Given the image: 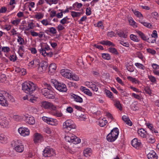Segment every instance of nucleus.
<instances>
[{"label": "nucleus", "mask_w": 159, "mask_h": 159, "mask_svg": "<svg viewBox=\"0 0 159 159\" xmlns=\"http://www.w3.org/2000/svg\"><path fill=\"white\" fill-rule=\"evenodd\" d=\"M44 88L41 90V93L47 98L53 99L55 98V93L50 84L44 83L43 84Z\"/></svg>", "instance_id": "nucleus-1"}, {"label": "nucleus", "mask_w": 159, "mask_h": 159, "mask_svg": "<svg viewBox=\"0 0 159 159\" xmlns=\"http://www.w3.org/2000/svg\"><path fill=\"white\" fill-rule=\"evenodd\" d=\"M35 84L32 82H25L22 84V89L26 93L30 94L33 93L36 89Z\"/></svg>", "instance_id": "nucleus-2"}, {"label": "nucleus", "mask_w": 159, "mask_h": 159, "mask_svg": "<svg viewBox=\"0 0 159 159\" xmlns=\"http://www.w3.org/2000/svg\"><path fill=\"white\" fill-rule=\"evenodd\" d=\"M56 89L61 92H66L67 90L66 85L64 83L58 82L55 80H52L51 81Z\"/></svg>", "instance_id": "nucleus-3"}, {"label": "nucleus", "mask_w": 159, "mask_h": 159, "mask_svg": "<svg viewBox=\"0 0 159 159\" xmlns=\"http://www.w3.org/2000/svg\"><path fill=\"white\" fill-rule=\"evenodd\" d=\"M37 65L39 66L38 67V72L40 73H41L46 71L48 64L47 61H42L40 63L39 62V63L37 64Z\"/></svg>", "instance_id": "nucleus-4"}, {"label": "nucleus", "mask_w": 159, "mask_h": 159, "mask_svg": "<svg viewBox=\"0 0 159 159\" xmlns=\"http://www.w3.org/2000/svg\"><path fill=\"white\" fill-rule=\"evenodd\" d=\"M19 140H17L14 142V143L11 144L12 147H14V148L17 152H22L24 150V146L21 143H19Z\"/></svg>", "instance_id": "nucleus-5"}, {"label": "nucleus", "mask_w": 159, "mask_h": 159, "mask_svg": "<svg viewBox=\"0 0 159 159\" xmlns=\"http://www.w3.org/2000/svg\"><path fill=\"white\" fill-rule=\"evenodd\" d=\"M75 125L73 123V121L70 120H66L63 124V129H66L68 130H70L72 129H75Z\"/></svg>", "instance_id": "nucleus-6"}, {"label": "nucleus", "mask_w": 159, "mask_h": 159, "mask_svg": "<svg viewBox=\"0 0 159 159\" xmlns=\"http://www.w3.org/2000/svg\"><path fill=\"white\" fill-rule=\"evenodd\" d=\"M43 156L45 157H51L55 154V152L52 148L49 147L45 148L43 151Z\"/></svg>", "instance_id": "nucleus-7"}, {"label": "nucleus", "mask_w": 159, "mask_h": 159, "mask_svg": "<svg viewBox=\"0 0 159 159\" xmlns=\"http://www.w3.org/2000/svg\"><path fill=\"white\" fill-rule=\"evenodd\" d=\"M41 106L45 109H49L55 111L56 109V107L52 103L46 101L42 102L41 103Z\"/></svg>", "instance_id": "nucleus-8"}, {"label": "nucleus", "mask_w": 159, "mask_h": 159, "mask_svg": "<svg viewBox=\"0 0 159 159\" xmlns=\"http://www.w3.org/2000/svg\"><path fill=\"white\" fill-rule=\"evenodd\" d=\"M42 119L44 121L49 124L55 125L57 124V121L56 119L46 116L42 117Z\"/></svg>", "instance_id": "nucleus-9"}, {"label": "nucleus", "mask_w": 159, "mask_h": 159, "mask_svg": "<svg viewBox=\"0 0 159 159\" xmlns=\"http://www.w3.org/2000/svg\"><path fill=\"white\" fill-rule=\"evenodd\" d=\"M19 133L22 136H25L28 135L30 134L29 130L26 128L21 127L18 129Z\"/></svg>", "instance_id": "nucleus-10"}, {"label": "nucleus", "mask_w": 159, "mask_h": 159, "mask_svg": "<svg viewBox=\"0 0 159 159\" xmlns=\"http://www.w3.org/2000/svg\"><path fill=\"white\" fill-rule=\"evenodd\" d=\"M0 104L3 106H7L8 103L4 96L2 93H0Z\"/></svg>", "instance_id": "nucleus-11"}, {"label": "nucleus", "mask_w": 159, "mask_h": 159, "mask_svg": "<svg viewBox=\"0 0 159 159\" xmlns=\"http://www.w3.org/2000/svg\"><path fill=\"white\" fill-rule=\"evenodd\" d=\"M141 144L139 140L138 141L137 138H134L131 141V144L134 148L139 149Z\"/></svg>", "instance_id": "nucleus-12"}, {"label": "nucleus", "mask_w": 159, "mask_h": 159, "mask_svg": "<svg viewBox=\"0 0 159 159\" xmlns=\"http://www.w3.org/2000/svg\"><path fill=\"white\" fill-rule=\"evenodd\" d=\"M61 73L63 76L68 79H71V74L70 73V70L62 69L61 71Z\"/></svg>", "instance_id": "nucleus-13"}, {"label": "nucleus", "mask_w": 159, "mask_h": 159, "mask_svg": "<svg viewBox=\"0 0 159 159\" xmlns=\"http://www.w3.org/2000/svg\"><path fill=\"white\" fill-rule=\"evenodd\" d=\"M8 121L7 120L6 118L4 116H2L1 120L0 121V125L3 128H6L8 126Z\"/></svg>", "instance_id": "nucleus-14"}, {"label": "nucleus", "mask_w": 159, "mask_h": 159, "mask_svg": "<svg viewBox=\"0 0 159 159\" xmlns=\"http://www.w3.org/2000/svg\"><path fill=\"white\" fill-rule=\"evenodd\" d=\"M25 120H26L27 122L30 125H33L35 123V120L33 116H25Z\"/></svg>", "instance_id": "nucleus-15"}, {"label": "nucleus", "mask_w": 159, "mask_h": 159, "mask_svg": "<svg viewBox=\"0 0 159 159\" xmlns=\"http://www.w3.org/2000/svg\"><path fill=\"white\" fill-rule=\"evenodd\" d=\"M148 159H157V156L155 152L153 151H151L147 155Z\"/></svg>", "instance_id": "nucleus-16"}, {"label": "nucleus", "mask_w": 159, "mask_h": 159, "mask_svg": "<svg viewBox=\"0 0 159 159\" xmlns=\"http://www.w3.org/2000/svg\"><path fill=\"white\" fill-rule=\"evenodd\" d=\"M43 137L40 134L37 133L34 134V141L35 143H37L39 142H41Z\"/></svg>", "instance_id": "nucleus-17"}, {"label": "nucleus", "mask_w": 159, "mask_h": 159, "mask_svg": "<svg viewBox=\"0 0 159 159\" xmlns=\"http://www.w3.org/2000/svg\"><path fill=\"white\" fill-rule=\"evenodd\" d=\"M139 135L143 138H146L147 133L143 129H141L138 130Z\"/></svg>", "instance_id": "nucleus-18"}, {"label": "nucleus", "mask_w": 159, "mask_h": 159, "mask_svg": "<svg viewBox=\"0 0 159 159\" xmlns=\"http://www.w3.org/2000/svg\"><path fill=\"white\" fill-rule=\"evenodd\" d=\"M71 96L72 98L74 99V100L75 101L80 103L83 102V99L80 96L74 93H71Z\"/></svg>", "instance_id": "nucleus-19"}, {"label": "nucleus", "mask_w": 159, "mask_h": 159, "mask_svg": "<svg viewBox=\"0 0 159 159\" xmlns=\"http://www.w3.org/2000/svg\"><path fill=\"white\" fill-rule=\"evenodd\" d=\"M110 133L113 136H114L115 137H116V139L119 133L118 129L117 128H114L111 131V132Z\"/></svg>", "instance_id": "nucleus-20"}, {"label": "nucleus", "mask_w": 159, "mask_h": 159, "mask_svg": "<svg viewBox=\"0 0 159 159\" xmlns=\"http://www.w3.org/2000/svg\"><path fill=\"white\" fill-rule=\"evenodd\" d=\"M39 52L40 53H42V54L44 56H48L50 57H51L53 55V53L52 52H46V50H44L43 48H42L41 49H40Z\"/></svg>", "instance_id": "nucleus-21"}, {"label": "nucleus", "mask_w": 159, "mask_h": 159, "mask_svg": "<svg viewBox=\"0 0 159 159\" xmlns=\"http://www.w3.org/2000/svg\"><path fill=\"white\" fill-rule=\"evenodd\" d=\"M122 119L126 124L129 126H131L132 123L129 118L126 116H123L122 117Z\"/></svg>", "instance_id": "nucleus-22"}, {"label": "nucleus", "mask_w": 159, "mask_h": 159, "mask_svg": "<svg viewBox=\"0 0 159 159\" xmlns=\"http://www.w3.org/2000/svg\"><path fill=\"white\" fill-rule=\"evenodd\" d=\"M136 32L142 39L144 41H147V38L143 33L139 30H136Z\"/></svg>", "instance_id": "nucleus-23"}, {"label": "nucleus", "mask_w": 159, "mask_h": 159, "mask_svg": "<svg viewBox=\"0 0 159 159\" xmlns=\"http://www.w3.org/2000/svg\"><path fill=\"white\" fill-rule=\"evenodd\" d=\"M7 142V139L5 135L2 134H0V142L1 143H5Z\"/></svg>", "instance_id": "nucleus-24"}, {"label": "nucleus", "mask_w": 159, "mask_h": 159, "mask_svg": "<svg viewBox=\"0 0 159 159\" xmlns=\"http://www.w3.org/2000/svg\"><path fill=\"white\" fill-rule=\"evenodd\" d=\"M107 139L109 142H113L115 141L116 138L113 136L111 134L109 133L107 136Z\"/></svg>", "instance_id": "nucleus-25"}, {"label": "nucleus", "mask_w": 159, "mask_h": 159, "mask_svg": "<svg viewBox=\"0 0 159 159\" xmlns=\"http://www.w3.org/2000/svg\"><path fill=\"white\" fill-rule=\"evenodd\" d=\"M100 43L102 45H108V46H114L115 45L112 42L108 40L102 41L100 42Z\"/></svg>", "instance_id": "nucleus-26"}, {"label": "nucleus", "mask_w": 159, "mask_h": 159, "mask_svg": "<svg viewBox=\"0 0 159 159\" xmlns=\"http://www.w3.org/2000/svg\"><path fill=\"white\" fill-rule=\"evenodd\" d=\"M74 134H70L69 135L66 136L65 137L66 140L68 142L72 143L73 139V136Z\"/></svg>", "instance_id": "nucleus-27"}, {"label": "nucleus", "mask_w": 159, "mask_h": 159, "mask_svg": "<svg viewBox=\"0 0 159 159\" xmlns=\"http://www.w3.org/2000/svg\"><path fill=\"white\" fill-rule=\"evenodd\" d=\"M145 124L152 131V132H154L155 133H158L157 131L155 130V129L153 127V125L152 124L149 123H146Z\"/></svg>", "instance_id": "nucleus-28"}, {"label": "nucleus", "mask_w": 159, "mask_h": 159, "mask_svg": "<svg viewBox=\"0 0 159 159\" xmlns=\"http://www.w3.org/2000/svg\"><path fill=\"white\" fill-rule=\"evenodd\" d=\"M72 143L74 144H76L80 143L81 141L80 139L77 138L75 135L73 136V139Z\"/></svg>", "instance_id": "nucleus-29"}, {"label": "nucleus", "mask_w": 159, "mask_h": 159, "mask_svg": "<svg viewBox=\"0 0 159 159\" xmlns=\"http://www.w3.org/2000/svg\"><path fill=\"white\" fill-rule=\"evenodd\" d=\"M127 79L129 81H131L133 83L135 84H139V81L135 78H133L131 76H128L127 77Z\"/></svg>", "instance_id": "nucleus-30"}, {"label": "nucleus", "mask_w": 159, "mask_h": 159, "mask_svg": "<svg viewBox=\"0 0 159 159\" xmlns=\"http://www.w3.org/2000/svg\"><path fill=\"white\" fill-rule=\"evenodd\" d=\"M107 121L106 120L100 119L99 120V123L100 126L103 127L107 123Z\"/></svg>", "instance_id": "nucleus-31"}, {"label": "nucleus", "mask_w": 159, "mask_h": 159, "mask_svg": "<svg viewBox=\"0 0 159 159\" xmlns=\"http://www.w3.org/2000/svg\"><path fill=\"white\" fill-rule=\"evenodd\" d=\"M5 96H7L8 99L11 102H14L15 101V100L13 97L8 93L6 92L5 93Z\"/></svg>", "instance_id": "nucleus-32"}, {"label": "nucleus", "mask_w": 159, "mask_h": 159, "mask_svg": "<svg viewBox=\"0 0 159 159\" xmlns=\"http://www.w3.org/2000/svg\"><path fill=\"white\" fill-rule=\"evenodd\" d=\"M109 51L115 54L118 55L119 53L118 52L117 50L115 48H109L108 49Z\"/></svg>", "instance_id": "nucleus-33"}, {"label": "nucleus", "mask_w": 159, "mask_h": 159, "mask_svg": "<svg viewBox=\"0 0 159 159\" xmlns=\"http://www.w3.org/2000/svg\"><path fill=\"white\" fill-rule=\"evenodd\" d=\"M102 56L103 59L107 60L111 59V56L108 53H103L102 54Z\"/></svg>", "instance_id": "nucleus-34"}, {"label": "nucleus", "mask_w": 159, "mask_h": 159, "mask_svg": "<svg viewBox=\"0 0 159 159\" xmlns=\"http://www.w3.org/2000/svg\"><path fill=\"white\" fill-rule=\"evenodd\" d=\"M71 15L73 18L80 16L81 14L80 12H76L74 11H71Z\"/></svg>", "instance_id": "nucleus-35"}, {"label": "nucleus", "mask_w": 159, "mask_h": 159, "mask_svg": "<svg viewBox=\"0 0 159 159\" xmlns=\"http://www.w3.org/2000/svg\"><path fill=\"white\" fill-rule=\"evenodd\" d=\"M130 38L131 40L136 42L139 41L137 36L133 34H131L130 35Z\"/></svg>", "instance_id": "nucleus-36"}, {"label": "nucleus", "mask_w": 159, "mask_h": 159, "mask_svg": "<svg viewBox=\"0 0 159 159\" xmlns=\"http://www.w3.org/2000/svg\"><path fill=\"white\" fill-rule=\"evenodd\" d=\"M115 105L116 107L120 110H122V107L120 102L119 101H116L115 102Z\"/></svg>", "instance_id": "nucleus-37"}, {"label": "nucleus", "mask_w": 159, "mask_h": 159, "mask_svg": "<svg viewBox=\"0 0 159 159\" xmlns=\"http://www.w3.org/2000/svg\"><path fill=\"white\" fill-rule=\"evenodd\" d=\"M39 59H36L34 60L33 61H31L30 62L28 65L29 66H30V65L31 66H33L34 65V64L35 63V64H38V63H39Z\"/></svg>", "instance_id": "nucleus-38"}, {"label": "nucleus", "mask_w": 159, "mask_h": 159, "mask_svg": "<svg viewBox=\"0 0 159 159\" xmlns=\"http://www.w3.org/2000/svg\"><path fill=\"white\" fill-rule=\"evenodd\" d=\"M127 70L130 72H132L134 71V68L133 66L128 64L126 65Z\"/></svg>", "instance_id": "nucleus-39"}, {"label": "nucleus", "mask_w": 159, "mask_h": 159, "mask_svg": "<svg viewBox=\"0 0 159 159\" xmlns=\"http://www.w3.org/2000/svg\"><path fill=\"white\" fill-rule=\"evenodd\" d=\"M105 92L107 96L111 99H113V97L112 96L113 94L109 90H106Z\"/></svg>", "instance_id": "nucleus-40"}, {"label": "nucleus", "mask_w": 159, "mask_h": 159, "mask_svg": "<svg viewBox=\"0 0 159 159\" xmlns=\"http://www.w3.org/2000/svg\"><path fill=\"white\" fill-rule=\"evenodd\" d=\"M91 152V149L90 148H87L84 150V155L86 157H87V155Z\"/></svg>", "instance_id": "nucleus-41"}, {"label": "nucleus", "mask_w": 159, "mask_h": 159, "mask_svg": "<svg viewBox=\"0 0 159 159\" xmlns=\"http://www.w3.org/2000/svg\"><path fill=\"white\" fill-rule=\"evenodd\" d=\"M133 11L134 14L137 17L139 18L143 17L142 14L139 11L136 10L134 11L133 10Z\"/></svg>", "instance_id": "nucleus-42"}, {"label": "nucleus", "mask_w": 159, "mask_h": 159, "mask_svg": "<svg viewBox=\"0 0 159 159\" xmlns=\"http://www.w3.org/2000/svg\"><path fill=\"white\" fill-rule=\"evenodd\" d=\"M67 16L64 17L60 20V23L63 25L69 23V22L67 21Z\"/></svg>", "instance_id": "nucleus-43"}, {"label": "nucleus", "mask_w": 159, "mask_h": 159, "mask_svg": "<svg viewBox=\"0 0 159 159\" xmlns=\"http://www.w3.org/2000/svg\"><path fill=\"white\" fill-rule=\"evenodd\" d=\"M56 68V65L55 63L51 64L48 67V70L50 71L51 70H55Z\"/></svg>", "instance_id": "nucleus-44"}, {"label": "nucleus", "mask_w": 159, "mask_h": 159, "mask_svg": "<svg viewBox=\"0 0 159 159\" xmlns=\"http://www.w3.org/2000/svg\"><path fill=\"white\" fill-rule=\"evenodd\" d=\"M50 32L53 34H56L57 31L56 29L53 27L49 28Z\"/></svg>", "instance_id": "nucleus-45"}, {"label": "nucleus", "mask_w": 159, "mask_h": 159, "mask_svg": "<svg viewBox=\"0 0 159 159\" xmlns=\"http://www.w3.org/2000/svg\"><path fill=\"white\" fill-rule=\"evenodd\" d=\"M141 24H143L144 26H146L149 28H151L152 27V25L149 23H147L144 22H141Z\"/></svg>", "instance_id": "nucleus-46"}, {"label": "nucleus", "mask_w": 159, "mask_h": 159, "mask_svg": "<svg viewBox=\"0 0 159 159\" xmlns=\"http://www.w3.org/2000/svg\"><path fill=\"white\" fill-rule=\"evenodd\" d=\"M72 80H75V81H78L79 80V77L78 76L75 74L72 75H71V78Z\"/></svg>", "instance_id": "nucleus-47"}, {"label": "nucleus", "mask_w": 159, "mask_h": 159, "mask_svg": "<svg viewBox=\"0 0 159 159\" xmlns=\"http://www.w3.org/2000/svg\"><path fill=\"white\" fill-rule=\"evenodd\" d=\"M135 65L136 66L139 67V68H141L143 70H144V66L142 64L139 63H135Z\"/></svg>", "instance_id": "nucleus-48"}, {"label": "nucleus", "mask_w": 159, "mask_h": 159, "mask_svg": "<svg viewBox=\"0 0 159 159\" xmlns=\"http://www.w3.org/2000/svg\"><path fill=\"white\" fill-rule=\"evenodd\" d=\"M9 58L11 61L14 62L16 60L17 57L16 55H11L10 57H9Z\"/></svg>", "instance_id": "nucleus-49"}, {"label": "nucleus", "mask_w": 159, "mask_h": 159, "mask_svg": "<svg viewBox=\"0 0 159 159\" xmlns=\"http://www.w3.org/2000/svg\"><path fill=\"white\" fill-rule=\"evenodd\" d=\"M17 41L19 43V44L20 45L23 44L24 42V39L20 36H18Z\"/></svg>", "instance_id": "nucleus-50"}, {"label": "nucleus", "mask_w": 159, "mask_h": 159, "mask_svg": "<svg viewBox=\"0 0 159 159\" xmlns=\"http://www.w3.org/2000/svg\"><path fill=\"white\" fill-rule=\"evenodd\" d=\"M48 4H50V3L57 4V0H45Z\"/></svg>", "instance_id": "nucleus-51"}, {"label": "nucleus", "mask_w": 159, "mask_h": 159, "mask_svg": "<svg viewBox=\"0 0 159 159\" xmlns=\"http://www.w3.org/2000/svg\"><path fill=\"white\" fill-rule=\"evenodd\" d=\"M13 117L14 120L17 121H20L21 119V117L19 115H14Z\"/></svg>", "instance_id": "nucleus-52"}, {"label": "nucleus", "mask_w": 159, "mask_h": 159, "mask_svg": "<svg viewBox=\"0 0 159 159\" xmlns=\"http://www.w3.org/2000/svg\"><path fill=\"white\" fill-rule=\"evenodd\" d=\"M120 43L124 46L128 47L129 46V45L128 42H125L124 41L122 40H120Z\"/></svg>", "instance_id": "nucleus-53"}, {"label": "nucleus", "mask_w": 159, "mask_h": 159, "mask_svg": "<svg viewBox=\"0 0 159 159\" xmlns=\"http://www.w3.org/2000/svg\"><path fill=\"white\" fill-rule=\"evenodd\" d=\"M147 50L148 53H151L152 55L155 54L156 53V51L155 50L150 48H147Z\"/></svg>", "instance_id": "nucleus-54"}, {"label": "nucleus", "mask_w": 159, "mask_h": 159, "mask_svg": "<svg viewBox=\"0 0 159 159\" xmlns=\"http://www.w3.org/2000/svg\"><path fill=\"white\" fill-rule=\"evenodd\" d=\"M144 90L146 93L150 95L152 93L150 88L148 87H145L144 88Z\"/></svg>", "instance_id": "nucleus-55"}, {"label": "nucleus", "mask_w": 159, "mask_h": 159, "mask_svg": "<svg viewBox=\"0 0 159 159\" xmlns=\"http://www.w3.org/2000/svg\"><path fill=\"white\" fill-rule=\"evenodd\" d=\"M116 34L113 31L108 32L107 33V36L110 37H112L113 36H115Z\"/></svg>", "instance_id": "nucleus-56"}, {"label": "nucleus", "mask_w": 159, "mask_h": 159, "mask_svg": "<svg viewBox=\"0 0 159 159\" xmlns=\"http://www.w3.org/2000/svg\"><path fill=\"white\" fill-rule=\"evenodd\" d=\"M84 92V93L87 94L89 96H91L92 95V93L89 90V89H87L85 90Z\"/></svg>", "instance_id": "nucleus-57"}, {"label": "nucleus", "mask_w": 159, "mask_h": 159, "mask_svg": "<svg viewBox=\"0 0 159 159\" xmlns=\"http://www.w3.org/2000/svg\"><path fill=\"white\" fill-rule=\"evenodd\" d=\"M148 77L152 82L154 83L156 81V78L152 75H149Z\"/></svg>", "instance_id": "nucleus-58"}, {"label": "nucleus", "mask_w": 159, "mask_h": 159, "mask_svg": "<svg viewBox=\"0 0 159 159\" xmlns=\"http://www.w3.org/2000/svg\"><path fill=\"white\" fill-rule=\"evenodd\" d=\"M151 36V38H154L155 39L157 37V31L156 30H154L153 31Z\"/></svg>", "instance_id": "nucleus-59"}, {"label": "nucleus", "mask_w": 159, "mask_h": 159, "mask_svg": "<svg viewBox=\"0 0 159 159\" xmlns=\"http://www.w3.org/2000/svg\"><path fill=\"white\" fill-rule=\"evenodd\" d=\"M42 24L46 26L48 25H51V24H49L48 23V21L47 19H44L42 20L41 21Z\"/></svg>", "instance_id": "nucleus-60"}, {"label": "nucleus", "mask_w": 159, "mask_h": 159, "mask_svg": "<svg viewBox=\"0 0 159 159\" xmlns=\"http://www.w3.org/2000/svg\"><path fill=\"white\" fill-rule=\"evenodd\" d=\"M44 131L45 132L48 134H50L51 133V131L49 128L46 127L44 129Z\"/></svg>", "instance_id": "nucleus-61"}, {"label": "nucleus", "mask_w": 159, "mask_h": 159, "mask_svg": "<svg viewBox=\"0 0 159 159\" xmlns=\"http://www.w3.org/2000/svg\"><path fill=\"white\" fill-rule=\"evenodd\" d=\"M51 13L50 14V17L52 18L54 17L56 15V12L55 11H52Z\"/></svg>", "instance_id": "nucleus-62"}, {"label": "nucleus", "mask_w": 159, "mask_h": 159, "mask_svg": "<svg viewBox=\"0 0 159 159\" xmlns=\"http://www.w3.org/2000/svg\"><path fill=\"white\" fill-rule=\"evenodd\" d=\"M36 18L38 19H41L43 17V15L41 13H39V14H36L35 15Z\"/></svg>", "instance_id": "nucleus-63"}, {"label": "nucleus", "mask_w": 159, "mask_h": 159, "mask_svg": "<svg viewBox=\"0 0 159 159\" xmlns=\"http://www.w3.org/2000/svg\"><path fill=\"white\" fill-rule=\"evenodd\" d=\"M10 51V48L8 47H3L2 48V51L4 52H8Z\"/></svg>", "instance_id": "nucleus-64"}]
</instances>
